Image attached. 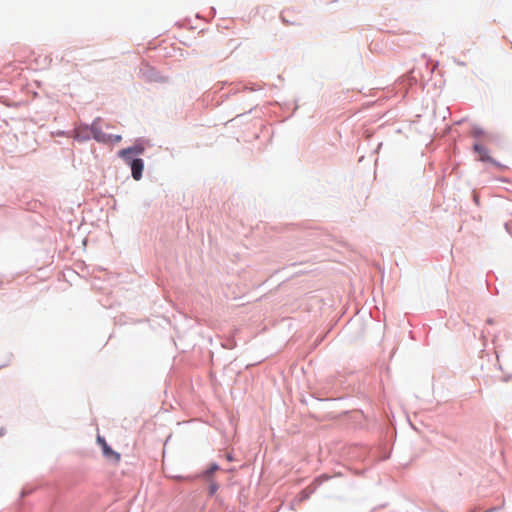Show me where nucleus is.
<instances>
[{"label": "nucleus", "instance_id": "nucleus-1", "mask_svg": "<svg viewBox=\"0 0 512 512\" xmlns=\"http://www.w3.org/2000/svg\"><path fill=\"white\" fill-rule=\"evenodd\" d=\"M91 132L93 138L100 143L120 142L122 140L120 135L113 136L103 132L99 125V120H96L92 123Z\"/></svg>", "mask_w": 512, "mask_h": 512}, {"label": "nucleus", "instance_id": "nucleus-2", "mask_svg": "<svg viewBox=\"0 0 512 512\" xmlns=\"http://www.w3.org/2000/svg\"><path fill=\"white\" fill-rule=\"evenodd\" d=\"M145 151V147L142 144H135L132 147L122 149L118 152V156L122 158L125 162H128L132 159L134 155H141Z\"/></svg>", "mask_w": 512, "mask_h": 512}, {"label": "nucleus", "instance_id": "nucleus-3", "mask_svg": "<svg viewBox=\"0 0 512 512\" xmlns=\"http://www.w3.org/2000/svg\"><path fill=\"white\" fill-rule=\"evenodd\" d=\"M97 441L101 445V448H102V451H103V454L105 457L112 459L115 462H118L120 460V455L110 448V446L107 444V442L105 441V439L103 437L98 436Z\"/></svg>", "mask_w": 512, "mask_h": 512}, {"label": "nucleus", "instance_id": "nucleus-4", "mask_svg": "<svg viewBox=\"0 0 512 512\" xmlns=\"http://www.w3.org/2000/svg\"><path fill=\"white\" fill-rule=\"evenodd\" d=\"M131 166L132 176L135 180H140L142 177V172L144 168V163L142 159H131L127 162Z\"/></svg>", "mask_w": 512, "mask_h": 512}, {"label": "nucleus", "instance_id": "nucleus-5", "mask_svg": "<svg viewBox=\"0 0 512 512\" xmlns=\"http://www.w3.org/2000/svg\"><path fill=\"white\" fill-rule=\"evenodd\" d=\"M474 151L479 154V159L481 161H490V157L488 155V150L481 144L474 145Z\"/></svg>", "mask_w": 512, "mask_h": 512}, {"label": "nucleus", "instance_id": "nucleus-6", "mask_svg": "<svg viewBox=\"0 0 512 512\" xmlns=\"http://www.w3.org/2000/svg\"><path fill=\"white\" fill-rule=\"evenodd\" d=\"M219 470V466L217 464H212L204 473L206 477H210L214 472Z\"/></svg>", "mask_w": 512, "mask_h": 512}, {"label": "nucleus", "instance_id": "nucleus-7", "mask_svg": "<svg viewBox=\"0 0 512 512\" xmlns=\"http://www.w3.org/2000/svg\"><path fill=\"white\" fill-rule=\"evenodd\" d=\"M217 490H218V484L215 483L214 481H211L210 485H209V492H210V494L213 495Z\"/></svg>", "mask_w": 512, "mask_h": 512}]
</instances>
